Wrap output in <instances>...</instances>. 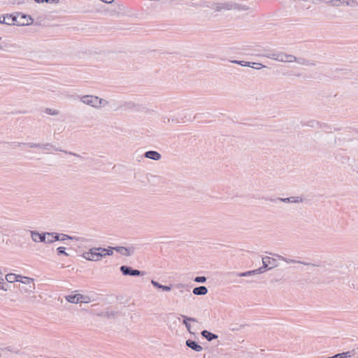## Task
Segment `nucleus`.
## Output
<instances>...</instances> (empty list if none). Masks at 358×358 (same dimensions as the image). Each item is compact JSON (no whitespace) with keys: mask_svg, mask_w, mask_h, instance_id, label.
Returning <instances> with one entry per match:
<instances>
[{"mask_svg":"<svg viewBox=\"0 0 358 358\" xmlns=\"http://www.w3.org/2000/svg\"><path fill=\"white\" fill-rule=\"evenodd\" d=\"M80 101L84 104L95 108L96 109L106 107L109 104V101L106 99L99 98V96L94 95L82 96L80 97Z\"/></svg>","mask_w":358,"mask_h":358,"instance_id":"1","label":"nucleus"},{"mask_svg":"<svg viewBox=\"0 0 358 358\" xmlns=\"http://www.w3.org/2000/svg\"><path fill=\"white\" fill-rule=\"evenodd\" d=\"M218 10H235L238 12L245 11L250 10V8L245 4L238 3L233 1H227L219 3L217 6Z\"/></svg>","mask_w":358,"mask_h":358,"instance_id":"2","label":"nucleus"},{"mask_svg":"<svg viewBox=\"0 0 358 358\" xmlns=\"http://www.w3.org/2000/svg\"><path fill=\"white\" fill-rule=\"evenodd\" d=\"M99 250H101V252L105 251L103 250V248L94 247L90 248L88 251L83 252L81 256L86 260L92 262H98L101 259V255L98 254Z\"/></svg>","mask_w":358,"mask_h":358,"instance_id":"3","label":"nucleus"},{"mask_svg":"<svg viewBox=\"0 0 358 358\" xmlns=\"http://www.w3.org/2000/svg\"><path fill=\"white\" fill-rule=\"evenodd\" d=\"M120 270L124 275L139 276L143 275V272L137 269H134L128 266H120Z\"/></svg>","mask_w":358,"mask_h":358,"instance_id":"4","label":"nucleus"},{"mask_svg":"<svg viewBox=\"0 0 358 358\" xmlns=\"http://www.w3.org/2000/svg\"><path fill=\"white\" fill-rule=\"evenodd\" d=\"M328 6L338 7L343 4H346L350 6H355L357 5V2L354 0H330L326 1Z\"/></svg>","mask_w":358,"mask_h":358,"instance_id":"5","label":"nucleus"},{"mask_svg":"<svg viewBox=\"0 0 358 358\" xmlns=\"http://www.w3.org/2000/svg\"><path fill=\"white\" fill-rule=\"evenodd\" d=\"M48 232H44L40 234L39 232L36 231H30L31 237L34 242H47V236H48Z\"/></svg>","mask_w":358,"mask_h":358,"instance_id":"6","label":"nucleus"},{"mask_svg":"<svg viewBox=\"0 0 358 358\" xmlns=\"http://www.w3.org/2000/svg\"><path fill=\"white\" fill-rule=\"evenodd\" d=\"M276 61L282 62H296L297 59L294 55L279 52L278 53Z\"/></svg>","mask_w":358,"mask_h":358,"instance_id":"7","label":"nucleus"},{"mask_svg":"<svg viewBox=\"0 0 358 358\" xmlns=\"http://www.w3.org/2000/svg\"><path fill=\"white\" fill-rule=\"evenodd\" d=\"M274 255L276 256L278 258V259L283 261L287 264H301L306 266H315V264H312L310 263L304 262L300 260L292 259L289 258L285 257L280 255L275 254Z\"/></svg>","mask_w":358,"mask_h":358,"instance_id":"8","label":"nucleus"},{"mask_svg":"<svg viewBox=\"0 0 358 358\" xmlns=\"http://www.w3.org/2000/svg\"><path fill=\"white\" fill-rule=\"evenodd\" d=\"M271 201H280L284 203H299L303 202L302 198L299 196H290L288 198H277L275 199H270Z\"/></svg>","mask_w":358,"mask_h":358,"instance_id":"9","label":"nucleus"},{"mask_svg":"<svg viewBox=\"0 0 358 358\" xmlns=\"http://www.w3.org/2000/svg\"><path fill=\"white\" fill-rule=\"evenodd\" d=\"M17 17H20V20H17V24L19 25H29L33 23L34 20L29 15L22 14L18 15Z\"/></svg>","mask_w":358,"mask_h":358,"instance_id":"10","label":"nucleus"},{"mask_svg":"<svg viewBox=\"0 0 358 358\" xmlns=\"http://www.w3.org/2000/svg\"><path fill=\"white\" fill-rule=\"evenodd\" d=\"M115 250L124 257H129L134 253V250L123 246H117Z\"/></svg>","mask_w":358,"mask_h":358,"instance_id":"11","label":"nucleus"},{"mask_svg":"<svg viewBox=\"0 0 358 358\" xmlns=\"http://www.w3.org/2000/svg\"><path fill=\"white\" fill-rule=\"evenodd\" d=\"M262 268H257V269H255L252 271H245V272H243V273H236V275L238 276V277H249V276H252L254 275L262 273Z\"/></svg>","mask_w":358,"mask_h":358,"instance_id":"12","label":"nucleus"},{"mask_svg":"<svg viewBox=\"0 0 358 358\" xmlns=\"http://www.w3.org/2000/svg\"><path fill=\"white\" fill-rule=\"evenodd\" d=\"M185 343L188 348L192 349L196 352H201L203 350L202 347L200 345H199L196 341H194L192 340H187Z\"/></svg>","mask_w":358,"mask_h":358,"instance_id":"13","label":"nucleus"},{"mask_svg":"<svg viewBox=\"0 0 358 358\" xmlns=\"http://www.w3.org/2000/svg\"><path fill=\"white\" fill-rule=\"evenodd\" d=\"M145 157L148 159H151L155 161L159 160L161 159V155L154 150H150L145 152Z\"/></svg>","mask_w":358,"mask_h":358,"instance_id":"14","label":"nucleus"},{"mask_svg":"<svg viewBox=\"0 0 358 358\" xmlns=\"http://www.w3.org/2000/svg\"><path fill=\"white\" fill-rule=\"evenodd\" d=\"M59 234L55 232H48L47 236V243H52L55 241H59Z\"/></svg>","mask_w":358,"mask_h":358,"instance_id":"15","label":"nucleus"},{"mask_svg":"<svg viewBox=\"0 0 358 358\" xmlns=\"http://www.w3.org/2000/svg\"><path fill=\"white\" fill-rule=\"evenodd\" d=\"M182 317L184 318L183 324L185 325L187 331L190 334H192V332L191 331V325L189 323V322H196V320L195 318H194V317H187V316H185V315H182Z\"/></svg>","mask_w":358,"mask_h":358,"instance_id":"16","label":"nucleus"},{"mask_svg":"<svg viewBox=\"0 0 358 358\" xmlns=\"http://www.w3.org/2000/svg\"><path fill=\"white\" fill-rule=\"evenodd\" d=\"M23 145L29 148H40L48 149V147L51 146L50 144L43 145V144L34 143H24Z\"/></svg>","mask_w":358,"mask_h":358,"instance_id":"17","label":"nucleus"},{"mask_svg":"<svg viewBox=\"0 0 358 358\" xmlns=\"http://www.w3.org/2000/svg\"><path fill=\"white\" fill-rule=\"evenodd\" d=\"M264 258L266 260V262H267V264L268 266H271L269 268H268V270H270V269L277 267L278 266L276 259L272 258L270 257H264Z\"/></svg>","mask_w":358,"mask_h":358,"instance_id":"18","label":"nucleus"},{"mask_svg":"<svg viewBox=\"0 0 358 358\" xmlns=\"http://www.w3.org/2000/svg\"><path fill=\"white\" fill-rule=\"evenodd\" d=\"M192 292L195 295H205L208 292V289L205 286H200L194 288Z\"/></svg>","mask_w":358,"mask_h":358,"instance_id":"19","label":"nucleus"},{"mask_svg":"<svg viewBox=\"0 0 358 358\" xmlns=\"http://www.w3.org/2000/svg\"><path fill=\"white\" fill-rule=\"evenodd\" d=\"M20 278H21V275L15 273H8L5 277L8 282H18L20 281Z\"/></svg>","mask_w":358,"mask_h":358,"instance_id":"20","label":"nucleus"},{"mask_svg":"<svg viewBox=\"0 0 358 358\" xmlns=\"http://www.w3.org/2000/svg\"><path fill=\"white\" fill-rule=\"evenodd\" d=\"M201 335L205 338H206L208 341H211L213 339H215L217 338V336L215 334H213L207 330H203L201 331Z\"/></svg>","mask_w":358,"mask_h":358,"instance_id":"21","label":"nucleus"},{"mask_svg":"<svg viewBox=\"0 0 358 358\" xmlns=\"http://www.w3.org/2000/svg\"><path fill=\"white\" fill-rule=\"evenodd\" d=\"M78 294H71V295L66 296L65 298H66V300L69 303H78Z\"/></svg>","mask_w":358,"mask_h":358,"instance_id":"22","label":"nucleus"},{"mask_svg":"<svg viewBox=\"0 0 358 358\" xmlns=\"http://www.w3.org/2000/svg\"><path fill=\"white\" fill-rule=\"evenodd\" d=\"M19 282H22L24 285H30L34 284L33 278H29V277L22 276V275H21V278H20Z\"/></svg>","mask_w":358,"mask_h":358,"instance_id":"23","label":"nucleus"},{"mask_svg":"<svg viewBox=\"0 0 358 358\" xmlns=\"http://www.w3.org/2000/svg\"><path fill=\"white\" fill-rule=\"evenodd\" d=\"M35 289V285L34 284H32V285H28V287H24V286H22V287H19V289L21 291V292L22 293H29V292H33V290Z\"/></svg>","mask_w":358,"mask_h":358,"instance_id":"24","label":"nucleus"},{"mask_svg":"<svg viewBox=\"0 0 358 358\" xmlns=\"http://www.w3.org/2000/svg\"><path fill=\"white\" fill-rule=\"evenodd\" d=\"M78 303H88L91 302V299L89 296L78 294Z\"/></svg>","mask_w":358,"mask_h":358,"instance_id":"25","label":"nucleus"},{"mask_svg":"<svg viewBox=\"0 0 358 358\" xmlns=\"http://www.w3.org/2000/svg\"><path fill=\"white\" fill-rule=\"evenodd\" d=\"M45 113L48 115L56 116L60 114V111L57 109L47 108L45 110Z\"/></svg>","mask_w":358,"mask_h":358,"instance_id":"26","label":"nucleus"},{"mask_svg":"<svg viewBox=\"0 0 358 358\" xmlns=\"http://www.w3.org/2000/svg\"><path fill=\"white\" fill-rule=\"evenodd\" d=\"M185 112L187 113V115H185L184 118H182V122H187L191 120L192 113L189 110H186Z\"/></svg>","mask_w":358,"mask_h":358,"instance_id":"27","label":"nucleus"},{"mask_svg":"<svg viewBox=\"0 0 358 358\" xmlns=\"http://www.w3.org/2000/svg\"><path fill=\"white\" fill-rule=\"evenodd\" d=\"M3 17H6V22H10V24H15L16 23L17 24V17H11V16H3Z\"/></svg>","mask_w":358,"mask_h":358,"instance_id":"28","label":"nucleus"},{"mask_svg":"<svg viewBox=\"0 0 358 358\" xmlns=\"http://www.w3.org/2000/svg\"><path fill=\"white\" fill-rule=\"evenodd\" d=\"M59 236H60V237H59V241H62L69 240V239L72 240V239L75 238L73 237H71V236H70L67 234H59Z\"/></svg>","mask_w":358,"mask_h":358,"instance_id":"29","label":"nucleus"},{"mask_svg":"<svg viewBox=\"0 0 358 358\" xmlns=\"http://www.w3.org/2000/svg\"><path fill=\"white\" fill-rule=\"evenodd\" d=\"M115 247H108V248H103L106 252V255L108 256H111L113 254V250H115Z\"/></svg>","mask_w":358,"mask_h":358,"instance_id":"30","label":"nucleus"},{"mask_svg":"<svg viewBox=\"0 0 358 358\" xmlns=\"http://www.w3.org/2000/svg\"><path fill=\"white\" fill-rule=\"evenodd\" d=\"M250 66L253 68V69H261L265 67V66L262 65V64L257 63V62L251 63Z\"/></svg>","mask_w":358,"mask_h":358,"instance_id":"31","label":"nucleus"},{"mask_svg":"<svg viewBox=\"0 0 358 358\" xmlns=\"http://www.w3.org/2000/svg\"><path fill=\"white\" fill-rule=\"evenodd\" d=\"M355 350L348 351L345 352L341 353L342 355V358H348L351 357L354 355Z\"/></svg>","mask_w":358,"mask_h":358,"instance_id":"32","label":"nucleus"},{"mask_svg":"<svg viewBox=\"0 0 358 358\" xmlns=\"http://www.w3.org/2000/svg\"><path fill=\"white\" fill-rule=\"evenodd\" d=\"M194 281L196 282L203 283L206 281V278L205 276H197L194 278Z\"/></svg>","mask_w":358,"mask_h":358,"instance_id":"33","label":"nucleus"},{"mask_svg":"<svg viewBox=\"0 0 358 358\" xmlns=\"http://www.w3.org/2000/svg\"><path fill=\"white\" fill-rule=\"evenodd\" d=\"M175 121L174 119H171L168 117H163L162 118V122H164V124H170L171 122H173Z\"/></svg>","mask_w":358,"mask_h":358,"instance_id":"34","label":"nucleus"},{"mask_svg":"<svg viewBox=\"0 0 358 358\" xmlns=\"http://www.w3.org/2000/svg\"><path fill=\"white\" fill-rule=\"evenodd\" d=\"M57 254L59 255H64L66 256L69 255V254L65 252V248H64V247L57 248Z\"/></svg>","mask_w":358,"mask_h":358,"instance_id":"35","label":"nucleus"},{"mask_svg":"<svg viewBox=\"0 0 358 358\" xmlns=\"http://www.w3.org/2000/svg\"><path fill=\"white\" fill-rule=\"evenodd\" d=\"M262 264H263V266L262 267H260L259 268H262V273H263L264 272H265L266 269H268V268H269V267L264 257L262 258Z\"/></svg>","mask_w":358,"mask_h":358,"instance_id":"36","label":"nucleus"},{"mask_svg":"<svg viewBox=\"0 0 358 358\" xmlns=\"http://www.w3.org/2000/svg\"><path fill=\"white\" fill-rule=\"evenodd\" d=\"M234 63L239 64L240 65L243 66H250L251 63L245 61H234Z\"/></svg>","mask_w":358,"mask_h":358,"instance_id":"37","label":"nucleus"},{"mask_svg":"<svg viewBox=\"0 0 358 358\" xmlns=\"http://www.w3.org/2000/svg\"><path fill=\"white\" fill-rule=\"evenodd\" d=\"M151 283H152V285L154 287H157V288H158V289H162V285L159 284L158 282H157V281H155V280H151Z\"/></svg>","mask_w":358,"mask_h":358,"instance_id":"38","label":"nucleus"},{"mask_svg":"<svg viewBox=\"0 0 358 358\" xmlns=\"http://www.w3.org/2000/svg\"><path fill=\"white\" fill-rule=\"evenodd\" d=\"M161 289H162L163 291H165V292H169L171 290V287L166 286V285H162Z\"/></svg>","mask_w":358,"mask_h":358,"instance_id":"39","label":"nucleus"},{"mask_svg":"<svg viewBox=\"0 0 358 358\" xmlns=\"http://www.w3.org/2000/svg\"><path fill=\"white\" fill-rule=\"evenodd\" d=\"M278 53H273L269 55H268V57L274 60H276Z\"/></svg>","mask_w":358,"mask_h":358,"instance_id":"40","label":"nucleus"},{"mask_svg":"<svg viewBox=\"0 0 358 358\" xmlns=\"http://www.w3.org/2000/svg\"><path fill=\"white\" fill-rule=\"evenodd\" d=\"M6 17H3V20H1V17H0V23L10 24V22H6Z\"/></svg>","mask_w":358,"mask_h":358,"instance_id":"41","label":"nucleus"},{"mask_svg":"<svg viewBox=\"0 0 358 358\" xmlns=\"http://www.w3.org/2000/svg\"><path fill=\"white\" fill-rule=\"evenodd\" d=\"M46 3H59V0H45Z\"/></svg>","mask_w":358,"mask_h":358,"instance_id":"42","label":"nucleus"},{"mask_svg":"<svg viewBox=\"0 0 358 358\" xmlns=\"http://www.w3.org/2000/svg\"><path fill=\"white\" fill-rule=\"evenodd\" d=\"M185 286V285L184 284H178L176 285V287H177L178 289H184Z\"/></svg>","mask_w":358,"mask_h":358,"instance_id":"43","label":"nucleus"},{"mask_svg":"<svg viewBox=\"0 0 358 358\" xmlns=\"http://www.w3.org/2000/svg\"><path fill=\"white\" fill-rule=\"evenodd\" d=\"M98 254L101 255V259L106 256V252H101V250H99Z\"/></svg>","mask_w":358,"mask_h":358,"instance_id":"44","label":"nucleus"},{"mask_svg":"<svg viewBox=\"0 0 358 358\" xmlns=\"http://www.w3.org/2000/svg\"><path fill=\"white\" fill-rule=\"evenodd\" d=\"M0 289H2V290H4V291H7L8 290V288L6 287L5 286L3 285H0Z\"/></svg>","mask_w":358,"mask_h":358,"instance_id":"45","label":"nucleus"},{"mask_svg":"<svg viewBox=\"0 0 358 358\" xmlns=\"http://www.w3.org/2000/svg\"><path fill=\"white\" fill-rule=\"evenodd\" d=\"M334 358H342V355L341 353L336 354L334 355Z\"/></svg>","mask_w":358,"mask_h":358,"instance_id":"46","label":"nucleus"},{"mask_svg":"<svg viewBox=\"0 0 358 358\" xmlns=\"http://www.w3.org/2000/svg\"><path fill=\"white\" fill-rule=\"evenodd\" d=\"M36 3H43L45 2V0H34Z\"/></svg>","mask_w":358,"mask_h":358,"instance_id":"47","label":"nucleus"},{"mask_svg":"<svg viewBox=\"0 0 358 358\" xmlns=\"http://www.w3.org/2000/svg\"><path fill=\"white\" fill-rule=\"evenodd\" d=\"M321 1H322L321 0H313V2L314 3H317L321 2Z\"/></svg>","mask_w":358,"mask_h":358,"instance_id":"48","label":"nucleus"},{"mask_svg":"<svg viewBox=\"0 0 358 358\" xmlns=\"http://www.w3.org/2000/svg\"><path fill=\"white\" fill-rule=\"evenodd\" d=\"M70 155H74V156H76V157H80L78 155L76 154V153H73V152H69Z\"/></svg>","mask_w":358,"mask_h":358,"instance_id":"49","label":"nucleus"},{"mask_svg":"<svg viewBox=\"0 0 358 358\" xmlns=\"http://www.w3.org/2000/svg\"><path fill=\"white\" fill-rule=\"evenodd\" d=\"M114 13H115V10H114V11H112L110 15H114Z\"/></svg>","mask_w":358,"mask_h":358,"instance_id":"50","label":"nucleus"},{"mask_svg":"<svg viewBox=\"0 0 358 358\" xmlns=\"http://www.w3.org/2000/svg\"><path fill=\"white\" fill-rule=\"evenodd\" d=\"M1 356H2V355H1V353L0 352V358L1 357Z\"/></svg>","mask_w":358,"mask_h":358,"instance_id":"51","label":"nucleus"},{"mask_svg":"<svg viewBox=\"0 0 358 358\" xmlns=\"http://www.w3.org/2000/svg\"><path fill=\"white\" fill-rule=\"evenodd\" d=\"M357 350H358V347H357Z\"/></svg>","mask_w":358,"mask_h":358,"instance_id":"52","label":"nucleus"}]
</instances>
